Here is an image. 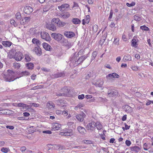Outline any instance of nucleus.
<instances>
[{
	"label": "nucleus",
	"instance_id": "obj_4",
	"mask_svg": "<svg viewBox=\"0 0 153 153\" xmlns=\"http://www.w3.org/2000/svg\"><path fill=\"white\" fill-rule=\"evenodd\" d=\"M31 105H29L27 104H26L23 103H19L17 104V106L19 107H22L23 108H27L31 107V105H32L35 107H38L39 106V105L38 104L33 103H29Z\"/></svg>",
	"mask_w": 153,
	"mask_h": 153
},
{
	"label": "nucleus",
	"instance_id": "obj_52",
	"mask_svg": "<svg viewBox=\"0 0 153 153\" xmlns=\"http://www.w3.org/2000/svg\"><path fill=\"white\" fill-rule=\"evenodd\" d=\"M56 149L59 150L64 149V147L62 146H59V145H56ZM56 148V147H55Z\"/></svg>",
	"mask_w": 153,
	"mask_h": 153
},
{
	"label": "nucleus",
	"instance_id": "obj_43",
	"mask_svg": "<svg viewBox=\"0 0 153 153\" xmlns=\"http://www.w3.org/2000/svg\"><path fill=\"white\" fill-rule=\"evenodd\" d=\"M25 59L27 62L30 61L31 60V58L28 54H26L25 55Z\"/></svg>",
	"mask_w": 153,
	"mask_h": 153
},
{
	"label": "nucleus",
	"instance_id": "obj_59",
	"mask_svg": "<svg viewBox=\"0 0 153 153\" xmlns=\"http://www.w3.org/2000/svg\"><path fill=\"white\" fill-rule=\"evenodd\" d=\"M68 112L65 111H62V114L64 116H66L68 115Z\"/></svg>",
	"mask_w": 153,
	"mask_h": 153
},
{
	"label": "nucleus",
	"instance_id": "obj_37",
	"mask_svg": "<svg viewBox=\"0 0 153 153\" xmlns=\"http://www.w3.org/2000/svg\"><path fill=\"white\" fill-rule=\"evenodd\" d=\"M107 36V34L106 33H105L103 36H102L101 38V39L100 40V42L101 43V42H104L105 40L106 39V37Z\"/></svg>",
	"mask_w": 153,
	"mask_h": 153
},
{
	"label": "nucleus",
	"instance_id": "obj_12",
	"mask_svg": "<svg viewBox=\"0 0 153 153\" xmlns=\"http://www.w3.org/2000/svg\"><path fill=\"white\" fill-rule=\"evenodd\" d=\"M70 7V5L68 4H63L60 6L58 7V9L60 11H62L66 10Z\"/></svg>",
	"mask_w": 153,
	"mask_h": 153
},
{
	"label": "nucleus",
	"instance_id": "obj_7",
	"mask_svg": "<svg viewBox=\"0 0 153 153\" xmlns=\"http://www.w3.org/2000/svg\"><path fill=\"white\" fill-rule=\"evenodd\" d=\"M41 36L42 39H45L47 41H49L51 40V38L49 34L45 32H41Z\"/></svg>",
	"mask_w": 153,
	"mask_h": 153
},
{
	"label": "nucleus",
	"instance_id": "obj_9",
	"mask_svg": "<svg viewBox=\"0 0 153 153\" xmlns=\"http://www.w3.org/2000/svg\"><path fill=\"white\" fill-rule=\"evenodd\" d=\"M96 124L94 121L88 123L86 126V128L88 130L91 131L94 130L96 127Z\"/></svg>",
	"mask_w": 153,
	"mask_h": 153
},
{
	"label": "nucleus",
	"instance_id": "obj_13",
	"mask_svg": "<svg viewBox=\"0 0 153 153\" xmlns=\"http://www.w3.org/2000/svg\"><path fill=\"white\" fill-rule=\"evenodd\" d=\"M61 127V125L58 123H53L52 124V130L56 131L58 130Z\"/></svg>",
	"mask_w": 153,
	"mask_h": 153
},
{
	"label": "nucleus",
	"instance_id": "obj_49",
	"mask_svg": "<svg viewBox=\"0 0 153 153\" xmlns=\"http://www.w3.org/2000/svg\"><path fill=\"white\" fill-rule=\"evenodd\" d=\"M83 142L86 144H90L92 143V142L90 140H84L83 141Z\"/></svg>",
	"mask_w": 153,
	"mask_h": 153
},
{
	"label": "nucleus",
	"instance_id": "obj_30",
	"mask_svg": "<svg viewBox=\"0 0 153 153\" xmlns=\"http://www.w3.org/2000/svg\"><path fill=\"white\" fill-rule=\"evenodd\" d=\"M70 16V14L68 12H64L63 19H66L68 18Z\"/></svg>",
	"mask_w": 153,
	"mask_h": 153
},
{
	"label": "nucleus",
	"instance_id": "obj_25",
	"mask_svg": "<svg viewBox=\"0 0 153 153\" xmlns=\"http://www.w3.org/2000/svg\"><path fill=\"white\" fill-rule=\"evenodd\" d=\"M117 92L116 91H112L111 92L108 91V94L109 97L115 96L117 95Z\"/></svg>",
	"mask_w": 153,
	"mask_h": 153
},
{
	"label": "nucleus",
	"instance_id": "obj_16",
	"mask_svg": "<svg viewBox=\"0 0 153 153\" xmlns=\"http://www.w3.org/2000/svg\"><path fill=\"white\" fill-rule=\"evenodd\" d=\"M32 42L34 44H36V47L35 48H39L40 45L41 44V42L38 39L36 38H33V39Z\"/></svg>",
	"mask_w": 153,
	"mask_h": 153
},
{
	"label": "nucleus",
	"instance_id": "obj_62",
	"mask_svg": "<svg viewBox=\"0 0 153 153\" xmlns=\"http://www.w3.org/2000/svg\"><path fill=\"white\" fill-rule=\"evenodd\" d=\"M16 17L17 19H20L21 17L20 14L19 13H17L16 14Z\"/></svg>",
	"mask_w": 153,
	"mask_h": 153
},
{
	"label": "nucleus",
	"instance_id": "obj_58",
	"mask_svg": "<svg viewBox=\"0 0 153 153\" xmlns=\"http://www.w3.org/2000/svg\"><path fill=\"white\" fill-rule=\"evenodd\" d=\"M125 143L126 145L128 146H129L131 144V141L128 140H126V141Z\"/></svg>",
	"mask_w": 153,
	"mask_h": 153
},
{
	"label": "nucleus",
	"instance_id": "obj_5",
	"mask_svg": "<svg viewBox=\"0 0 153 153\" xmlns=\"http://www.w3.org/2000/svg\"><path fill=\"white\" fill-rule=\"evenodd\" d=\"M73 131L71 129H68L66 128L64 129L63 131L60 133L59 134L61 135H64L65 136H70L73 135Z\"/></svg>",
	"mask_w": 153,
	"mask_h": 153
},
{
	"label": "nucleus",
	"instance_id": "obj_47",
	"mask_svg": "<svg viewBox=\"0 0 153 153\" xmlns=\"http://www.w3.org/2000/svg\"><path fill=\"white\" fill-rule=\"evenodd\" d=\"M98 28V26L97 25H94L93 27V30L94 33L96 32Z\"/></svg>",
	"mask_w": 153,
	"mask_h": 153
},
{
	"label": "nucleus",
	"instance_id": "obj_8",
	"mask_svg": "<svg viewBox=\"0 0 153 153\" xmlns=\"http://www.w3.org/2000/svg\"><path fill=\"white\" fill-rule=\"evenodd\" d=\"M103 83L102 79H98L97 80L94 81L92 82L93 84L95 85L96 87L100 88L102 87Z\"/></svg>",
	"mask_w": 153,
	"mask_h": 153
},
{
	"label": "nucleus",
	"instance_id": "obj_53",
	"mask_svg": "<svg viewBox=\"0 0 153 153\" xmlns=\"http://www.w3.org/2000/svg\"><path fill=\"white\" fill-rule=\"evenodd\" d=\"M57 16L59 17L63 18V12L58 13Z\"/></svg>",
	"mask_w": 153,
	"mask_h": 153
},
{
	"label": "nucleus",
	"instance_id": "obj_57",
	"mask_svg": "<svg viewBox=\"0 0 153 153\" xmlns=\"http://www.w3.org/2000/svg\"><path fill=\"white\" fill-rule=\"evenodd\" d=\"M30 18L29 17H25L24 19V20L25 21V22H27L29 21L30 20Z\"/></svg>",
	"mask_w": 153,
	"mask_h": 153
},
{
	"label": "nucleus",
	"instance_id": "obj_45",
	"mask_svg": "<svg viewBox=\"0 0 153 153\" xmlns=\"http://www.w3.org/2000/svg\"><path fill=\"white\" fill-rule=\"evenodd\" d=\"M43 48H50L51 46L48 43L44 42L42 44Z\"/></svg>",
	"mask_w": 153,
	"mask_h": 153
},
{
	"label": "nucleus",
	"instance_id": "obj_36",
	"mask_svg": "<svg viewBox=\"0 0 153 153\" xmlns=\"http://www.w3.org/2000/svg\"><path fill=\"white\" fill-rule=\"evenodd\" d=\"M95 89L93 88H91L87 90V92L88 94H94L95 93Z\"/></svg>",
	"mask_w": 153,
	"mask_h": 153
},
{
	"label": "nucleus",
	"instance_id": "obj_28",
	"mask_svg": "<svg viewBox=\"0 0 153 153\" xmlns=\"http://www.w3.org/2000/svg\"><path fill=\"white\" fill-rule=\"evenodd\" d=\"M72 22L74 24H79L81 23V21L78 18L73 19L72 20Z\"/></svg>",
	"mask_w": 153,
	"mask_h": 153
},
{
	"label": "nucleus",
	"instance_id": "obj_27",
	"mask_svg": "<svg viewBox=\"0 0 153 153\" xmlns=\"http://www.w3.org/2000/svg\"><path fill=\"white\" fill-rule=\"evenodd\" d=\"M66 25V23L65 22H63L61 21L59 19V21L58 23H57V25L59 27H62L65 26Z\"/></svg>",
	"mask_w": 153,
	"mask_h": 153
},
{
	"label": "nucleus",
	"instance_id": "obj_14",
	"mask_svg": "<svg viewBox=\"0 0 153 153\" xmlns=\"http://www.w3.org/2000/svg\"><path fill=\"white\" fill-rule=\"evenodd\" d=\"M24 11L25 13L29 14L33 11V9L30 6H26L24 8Z\"/></svg>",
	"mask_w": 153,
	"mask_h": 153
},
{
	"label": "nucleus",
	"instance_id": "obj_38",
	"mask_svg": "<svg viewBox=\"0 0 153 153\" xmlns=\"http://www.w3.org/2000/svg\"><path fill=\"white\" fill-rule=\"evenodd\" d=\"M59 19L58 18H53L52 19L51 23L52 24L53 23H56L57 25V23H58L59 21Z\"/></svg>",
	"mask_w": 153,
	"mask_h": 153
},
{
	"label": "nucleus",
	"instance_id": "obj_61",
	"mask_svg": "<svg viewBox=\"0 0 153 153\" xmlns=\"http://www.w3.org/2000/svg\"><path fill=\"white\" fill-rule=\"evenodd\" d=\"M42 132L43 133H46L48 134H51L52 133L51 131L50 130L44 131H42Z\"/></svg>",
	"mask_w": 153,
	"mask_h": 153
},
{
	"label": "nucleus",
	"instance_id": "obj_23",
	"mask_svg": "<svg viewBox=\"0 0 153 153\" xmlns=\"http://www.w3.org/2000/svg\"><path fill=\"white\" fill-rule=\"evenodd\" d=\"M131 57L130 55H128L125 56L123 59V61L124 62L131 61Z\"/></svg>",
	"mask_w": 153,
	"mask_h": 153
},
{
	"label": "nucleus",
	"instance_id": "obj_1",
	"mask_svg": "<svg viewBox=\"0 0 153 153\" xmlns=\"http://www.w3.org/2000/svg\"><path fill=\"white\" fill-rule=\"evenodd\" d=\"M8 56L10 58H14L17 61L22 60L23 57L22 53L20 52H16L15 49L13 48L8 53Z\"/></svg>",
	"mask_w": 153,
	"mask_h": 153
},
{
	"label": "nucleus",
	"instance_id": "obj_19",
	"mask_svg": "<svg viewBox=\"0 0 153 153\" xmlns=\"http://www.w3.org/2000/svg\"><path fill=\"white\" fill-rule=\"evenodd\" d=\"M77 130L81 134H84L86 132L85 129L83 127L79 126L77 128Z\"/></svg>",
	"mask_w": 153,
	"mask_h": 153
},
{
	"label": "nucleus",
	"instance_id": "obj_63",
	"mask_svg": "<svg viewBox=\"0 0 153 153\" xmlns=\"http://www.w3.org/2000/svg\"><path fill=\"white\" fill-rule=\"evenodd\" d=\"M97 54V53L96 51H94L93 53L92 54V58L94 59L96 57Z\"/></svg>",
	"mask_w": 153,
	"mask_h": 153
},
{
	"label": "nucleus",
	"instance_id": "obj_48",
	"mask_svg": "<svg viewBox=\"0 0 153 153\" xmlns=\"http://www.w3.org/2000/svg\"><path fill=\"white\" fill-rule=\"evenodd\" d=\"M126 4L127 6L131 7L134 6L135 4V2L132 1L131 4L127 3Z\"/></svg>",
	"mask_w": 153,
	"mask_h": 153
},
{
	"label": "nucleus",
	"instance_id": "obj_31",
	"mask_svg": "<svg viewBox=\"0 0 153 153\" xmlns=\"http://www.w3.org/2000/svg\"><path fill=\"white\" fill-rule=\"evenodd\" d=\"M0 114H9L10 113L9 111L8 110H1V108H0Z\"/></svg>",
	"mask_w": 153,
	"mask_h": 153
},
{
	"label": "nucleus",
	"instance_id": "obj_34",
	"mask_svg": "<svg viewBox=\"0 0 153 153\" xmlns=\"http://www.w3.org/2000/svg\"><path fill=\"white\" fill-rule=\"evenodd\" d=\"M63 90L65 92L63 93V94H59L57 95L61 96L62 95H67V94L68 93L69 91V89L68 88H64Z\"/></svg>",
	"mask_w": 153,
	"mask_h": 153
},
{
	"label": "nucleus",
	"instance_id": "obj_35",
	"mask_svg": "<svg viewBox=\"0 0 153 153\" xmlns=\"http://www.w3.org/2000/svg\"><path fill=\"white\" fill-rule=\"evenodd\" d=\"M95 123L96 124V127L98 130H100L102 128V126L99 122H97Z\"/></svg>",
	"mask_w": 153,
	"mask_h": 153
},
{
	"label": "nucleus",
	"instance_id": "obj_2",
	"mask_svg": "<svg viewBox=\"0 0 153 153\" xmlns=\"http://www.w3.org/2000/svg\"><path fill=\"white\" fill-rule=\"evenodd\" d=\"M83 51V49L80 50L78 53V56H75L74 57L72 61L75 62V66L77 65L82 62L87 58V56H81Z\"/></svg>",
	"mask_w": 153,
	"mask_h": 153
},
{
	"label": "nucleus",
	"instance_id": "obj_15",
	"mask_svg": "<svg viewBox=\"0 0 153 153\" xmlns=\"http://www.w3.org/2000/svg\"><path fill=\"white\" fill-rule=\"evenodd\" d=\"M65 74L63 72H60L58 73L55 74L51 75V77L53 78H57L59 77L63 76H64Z\"/></svg>",
	"mask_w": 153,
	"mask_h": 153
},
{
	"label": "nucleus",
	"instance_id": "obj_10",
	"mask_svg": "<svg viewBox=\"0 0 153 153\" xmlns=\"http://www.w3.org/2000/svg\"><path fill=\"white\" fill-rule=\"evenodd\" d=\"M86 115L84 113H82L80 114H77L76 115V117L77 120L80 122H82L84 118L85 117Z\"/></svg>",
	"mask_w": 153,
	"mask_h": 153
},
{
	"label": "nucleus",
	"instance_id": "obj_32",
	"mask_svg": "<svg viewBox=\"0 0 153 153\" xmlns=\"http://www.w3.org/2000/svg\"><path fill=\"white\" fill-rule=\"evenodd\" d=\"M27 67L29 69H32L34 67V65L31 63H28L26 65Z\"/></svg>",
	"mask_w": 153,
	"mask_h": 153
},
{
	"label": "nucleus",
	"instance_id": "obj_17",
	"mask_svg": "<svg viewBox=\"0 0 153 153\" xmlns=\"http://www.w3.org/2000/svg\"><path fill=\"white\" fill-rule=\"evenodd\" d=\"M47 107L49 109L53 110L55 107L54 104L51 102H49L47 104Z\"/></svg>",
	"mask_w": 153,
	"mask_h": 153
},
{
	"label": "nucleus",
	"instance_id": "obj_46",
	"mask_svg": "<svg viewBox=\"0 0 153 153\" xmlns=\"http://www.w3.org/2000/svg\"><path fill=\"white\" fill-rule=\"evenodd\" d=\"M21 74L22 76H21H21H24L28 75L30 74V73L27 71H25L22 72Z\"/></svg>",
	"mask_w": 153,
	"mask_h": 153
},
{
	"label": "nucleus",
	"instance_id": "obj_41",
	"mask_svg": "<svg viewBox=\"0 0 153 153\" xmlns=\"http://www.w3.org/2000/svg\"><path fill=\"white\" fill-rule=\"evenodd\" d=\"M134 20L136 21H140L141 19V18L137 15H135L134 16Z\"/></svg>",
	"mask_w": 153,
	"mask_h": 153
},
{
	"label": "nucleus",
	"instance_id": "obj_3",
	"mask_svg": "<svg viewBox=\"0 0 153 153\" xmlns=\"http://www.w3.org/2000/svg\"><path fill=\"white\" fill-rule=\"evenodd\" d=\"M16 74L11 70L7 71V74L5 75L4 78L6 81L11 82L17 78L15 77ZM19 77H17L18 78Z\"/></svg>",
	"mask_w": 153,
	"mask_h": 153
},
{
	"label": "nucleus",
	"instance_id": "obj_11",
	"mask_svg": "<svg viewBox=\"0 0 153 153\" xmlns=\"http://www.w3.org/2000/svg\"><path fill=\"white\" fill-rule=\"evenodd\" d=\"M64 35L67 37L71 38L75 36V33L71 31H65L64 32Z\"/></svg>",
	"mask_w": 153,
	"mask_h": 153
},
{
	"label": "nucleus",
	"instance_id": "obj_24",
	"mask_svg": "<svg viewBox=\"0 0 153 153\" xmlns=\"http://www.w3.org/2000/svg\"><path fill=\"white\" fill-rule=\"evenodd\" d=\"M89 16L88 15L86 16V18L85 19H84L82 20V24L83 25H85L86 23H88L89 22Z\"/></svg>",
	"mask_w": 153,
	"mask_h": 153
},
{
	"label": "nucleus",
	"instance_id": "obj_64",
	"mask_svg": "<svg viewBox=\"0 0 153 153\" xmlns=\"http://www.w3.org/2000/svg\"><path fill=\"white\" fill-rule=\"evenodd\" d=\"M74 124V122L72 121L68 122L67 123V125L69 126H71Z\"/></svg>",
	"mask_w": 153,
	"mask_h": 153
},
{
	"label": "nucleus",
	"instance_id": "obj_54",
	"mask_svg": "<svg viewBox=\"0 0 153 153\" xmlns=\"http://www.w3.org/2000/svg\"><path fill=\"white\" fill-rule=\"evenodd\" d=\"M148 145L146 143H144L143 145V148L145 150H147L148 149Z\"/></svg>",
	"mask_w": 153,
	"mask_h": 153
},
{
	"label": "nucleus",
	"instance_id": "obj_6",
	"mask_svg": "<svg viewBox=\"0 0 153 153\" xmlns=\"http://www.w3.org/2000/svg\"><path fill=\"white\" fill-rule=\"evenodd\" d=\"M52 38L58 42L60 41L62 39L63 36L61 34L56 33H52L51 35Z\"/></svg>",
	"mask_w": 153,
	"mask_h": 153
},
{
	"label": "nucleus",
	"instance_id": "obj_29",
	"mask_svg": "<svg viewBox=\"0 0 153 153\" xmlns=\"http://www.w3.org/2000/svg\"><path fill=\"white\" fill-rule=\"evenodd\" d=\"M131 68L133 71H137L139 70L140 71V69L139 67L135 65H132L131 67Z\"/></svg>",
	"mask_w": 153,
	"mask_h": 153
},
{
	"label": "nucleus",
	"instance_id": "obj_42",
	"mask_svg": "<svg viewBox=\"0 0 153 153\" xmlns=\"http://www.w3.org/2000/svg\"><path fill=\"white\" fill-rule=\"evenodd\" d=\"M83 107V105L81 103H79V104L75 107L74 109L75 110H77L78 108H81Z\"/></svg>",
	"mask_w": 153,
	"mask_h": 153
},
{
	"label": "nucleus",
	"instance_id": "obj_26",
	"mask_svg": "<svg viewBox=\"0 0 153 153\" xmlns=\"http://www.w3.org/2000/svg\"><path fill=\"white\" fill-rule=\"evenodd\" d=\"M34 51L36 54L38 56H40L42 54L41 48H35Z\"/></svg>",
	"mask_w": 153,
	"mask_h": 153
},
{
	"label": "nucleus",
	"instance_id": "obj_56",
	"mask_svg": "<svg viewBox=\"0 0 153 153\" xmlns=\"http://www.w3.org/2000/svg\"><path fill=\"white\" fill-rule=\"evenodd\" d=\"M119 40L118 39L116 38V39H114V41L113 42L114 44L116 45H118L119 43Z\"/></svg>",
	"mask_w": 153,
	"mask_h": 153
},
{
	"label": "nucleus",
	"instance_id": "obj_22",
	"mask_svg": "<svg viewBox=\"0 0 153 153\" xmlns=\"http://www.w3.org/2000/svg\"><path fill=\"white\" fill-rule=\"evenodd\" d=\"M47 27L49 29L53 31H54L56 30V26L52 23L51 24L48 25Z\"/></svg>",
	"mask_w": 153,
	"mask_h": 153
},
{
	"label": "nucleus",
	"instance_id": "obj_21",
	"mask_svg": "<svg viewBox=\"0 0 153 153\" xmlns=\"http://www.w3.org/2000/svg\"><path fill=\"white\" fill-rule=\"evenodd\" d=\"M2 44L5 47H9L11 45L12 43L8 41H3Z\"/></svg>",
	"mask_w": 153,
	"mask_h": 153
},
{
	"label": "nucleus",
	"instance_id": "obj_44",
	"mask_svg": "<svg viewBox=\"0 0 153 153\" xmlns=\"http://www.w3.org/2000/svg\"><path fill=\"white\" fill-rule=\"evenodd\" d=\"M140 28L145 31H148L149 30V28L145 25L140 26Z\"/></svg>",
	"mask_w": 153,
	"mask_h": 153
},
{
	"label": "nucleus",
	"instance_id": "obj_33",
	"mask_svg": "<svg viewBox=\"0 0 153 153\" xmlns=\"http://www.w3.org/2000/svg\"><path fill=\"white\" fill-rule=\"evenodd\" d=\"M133 39L131 40V45L133 47H136L137 45V40L134 38Z\"/></svg>",
	"mask_w": 153,
	"mask_h": 153
},
{
	"label": "nucleus",
	"instance_id": "obj_51",
	"mask_svg": "<svg viewBox=\"0 0 153 153\" xmlns=\"http://www.w3.org/2000/svg\"><path fill=\"white\" fill-rule=\"evenodd\" d=\"M13 66L15 68H19L20 67V64L18 63H14Z\"/></svg>",
	"mask_w": 153,
	"mask_h": 153
},
{
	"label": "nucleus",
	"instance_id": "obj_40",
	"mask_svg": "<svg viewBox=\"0 0 153 153\" xmlns=\"http://www.w3.org/2000/svg\"><path fill=\"white\" fill-rule=\"evenodd\" d=\"M126 108L127 109H128L127 111L128 113H131L132 112L133 109L131 107L128 105L126 106Z\"/></svg>",
	"mask_w": 153,
	"mask_h": 153
},
{
	"label": "nucleus",
	"instance_id": "obj_55",
	"mask_svg": "<svg viewBox=\"0 0 153 153\" xmlns=\"http://www.w3.org/2000/svg\"><path fill=\"white\" fill-rule=\"evenodd\" d=\"M78 99L79 100H82L85 97V95L83 94H82L81 95H79L78 96Z\"/></svg>",
	"mask_w": 153,
	"mask_h": 153
},
{
	"label": "nucleus",
	"instance_id": "obj_20",
	"mask_svg": "<svg viewBox=\"0 0 153 153\" xmlns=\"http://www.w3.org/2000/svg\"><path fill=\"white\" fill-rule=\"evenodd\" d=\"M56 103L58 105H60L61 106H63L64 105V104L66 103V102L63 100H57Z\"/></svg>",
	"mask_w": 153,
	"mask_h": 153
},
{
	"label": "nucleus",
	"instance_id": "obj_50",
	"mask_svg": "<svg viewBox=\"0 0 153 153\" xmlns=\"http://www.w3.org/2000/svg\"><path fill=\"white\" fill-rule=\"evenodd\" d=\"M43 87V86L42 85H37L36 86H35L32 89L33 90H35L39 88H41Z\"/></svg>",
	"mask_w": 153,
	"mask_h": 153
},
{
	"label": "nucleus",
	"instance_id": "obj_60",
	"mask_svg": "<svg viewBox=\"0 0 153 153\" xmlns=\"http://www.w3.org/2000/svg\"><path fill=\"white\" fill-rule=\"evenodd\" d=\"M62 111L61 110H56V113L57 115H60L62 114Z\"/></svg>",
	"mask_w": 153,
	"mask_h": 153
},
{
	"label": "nucleus",
	"instance_id": "obj_18",
	"mask_svg": "<svg viewBox=\"0 0 153 153\" xmlns=\"http://www.w3.org/2000/svg\"><path fill=\"white\" fill-rule=\"evenodd\" d=\"M119 77V75L115 73H113L108 74L106 76V78L108 79H109V78L112 77L113 78H118Z\"/></svg>",
	"mask_w": 153,
	"mask_h": 153
},
{
	"label": "nucleus",
	"instance_id": "obj_39",
	"mask_svg": "<svg viewBox=\"0 0 153 153\" xmlns=\"http://www.w3.org/2000/svg\"><path fill=\"white\" fill-rule=\"evenodd\" d=\"M9 151V149L7 148L3 147L1 149V151L2 152L5 153L8 152Z\"/></svg>",
	"mask_w": 153,
	"mask_h": 153
}]
</instances>
